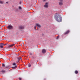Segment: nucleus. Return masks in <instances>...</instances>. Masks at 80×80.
I'll return each mask as SVG.
<instances>
[{"label":"nucleus","mask_w":80,"mask_h":80,"mask_svg":"<svg viewBox=\"0 0 80 80\" xmlns=\"http://www.w3.org/2000/svg\"><path fill=\"white\" fill-rule=\"evenodd\" d=\"M74 72L76 74H78V71H77V70L75 71Z\"/></svg>","instance_id":"obj_12"},{"label":"nucleus","mask_w":80,"mask_h":80,"mask_svg":"<svg viewBox=\"0 0 80 80\" xmlns=\"http://www.w3.org/2000/svg\"><path fill=\"white\" fill-rule=\"evenodd\" d=\"M12 65H16V63H13L12 64Z\"/></svg>","instance_id":"obj_21"},{"label":"nucleus","mask_w":80,"mask_h":80,"mask_svg":"<svg viewBox=\"0 0 80 80\" xmlns=\"http://www.w3.org/2000/svg\"><path fill=\"white\" fill-rule=\"evenodd\" d=\"M7 45V44H5V45Z\"/></svg>","instance_id":"obj_29"},{"label":"nucleus","mask_w":80,"mask_h":80,"mask_svg":"<svg viewBox=\"0 0 80 80\" xmlns=\"http://www.w3.org/2000/svg\"><path fill=\"white\" fill-rule=\"evenodd\" d=\"M1 45H2V46H3V45H5V44H3V43H1Z\"/></svg>","instance_id":"obj_17"},{"label":"nucleus","mask_w":80,"mask_h":80,"mask_svg":"<svg viewBox=\"0 0 80 80\" xmlns=\"http://www.w3.org/2000/svg\"><path fill=\"white\" fill-rule=\"evenodd\" d=\"M34 29L36 30V26L34 27Z\"/></svg>","instance_id":"obj_24"},{"label":"nucleus","mask_w":80,"mask_h":80,"mask_svg":"<svg viewBox=\"0 0 80 80\" xmlns=\"http://www.w3.org/2000/svg\"><path fill=\"white\" fill-rule=\"evenodd\" d=\"M59 5H63V0H59Z\"/></svg>","instance_id":"obj_2"},{"label":"nucleus","mask_w":80,"mask_h":80,"mask_svg":"<svg viewBox=\"0 0 80 80\" xmlns=\"http://www.w3.org/2000/svg\"><path fill=\"white\" fill-rule=\"evenodd\" d=\"M0 3H1V4H3V3H4V1H0Z\"/></svg>","instance_id":"obj_11"},{"label":"nucleus","mask_w":80,"mask_h":80,"mask_svg":"<svg viewBox=\"0 0 80 80\" xmlns=\"http://www.w3.org/2000/svg\"><path fill=\"white\" fill-rule=\"evenodd\" d=\"M1 72H2V73H5V71L4 70H2Z\"/></svg>","instance_id":"obj_19"},{"label":"nucleus","mask_w":80,"mask_h":80,"mask_svg":"<svg viewBox=\"0 0 80 80\" xmlns=\"http://www.w3.org/2000/svg\"><path fill=\"white\" fill-rule=\"evenodd\" d=\"M7 28L8 29H13V26L10 25H8Z\"/></svg>","instance_id":"obj_4"},{"label":"nucleus","mask_w":80,"mask_h":80,"mask_svg":"<svg viewBox=\"0 0 80 80\" xmlns=\"http://www.w3.org/2000/svg\"><path fill=\"white\" fill-rule=\"evenodd\" d=\"M6 3H8V2H6Z\"/></svg>","instance_id":"obj_28"},{"label":"nucleus","mask_w":80,"mask_h":80,"mask_svg":"<svg viewBox=\"0 0 80 80\" xmlns=\"http://www.w3.org/2000/svg\"><path fill=\"white\" fill-rule=\"evenodd\" d=\"M54 18L58 22H62V18L59 14H56L54 16Z\"/></svg>","instance_id":"obj_1"},{"label":"nucleus","mask_w":80,"mask_h":80,"mask_svg":"<svg viewBox=\"0 0 80 80\" xmlns=\"http://www.w3.org/2000/svg\"><path fill=\"white\" fill-rule=\"evenodd\" d=\"M18 9H17L16 10V11H18Z\"/></svg>","instance_id":"obj_27"},{"label":"nucleus","mask_w":80,"mask_h":80,"mask_svg":"<svg viewBox=\"0 0 80 80\" xmlns=\"http://www.w3.org/2000/svg\"><path fill=\"white\" fill-rule=\"evenodd\" d=\"M19 4H21V2H19Z\"/></svg>","instance_id":"obj_26"},{"label":"nucleus","mask_w":80,"mask_h":80,"mask_svg":"<svg viewBox=\"0 0 80 80\" xmlns=\"http://www.w3.org/2000/svg\"><path fill=\"white\" fill-rule=\"evenodd\" d=\"M0 48H3V46L2 45H1L0 46Z\"/></svg>","instance_id":"obj_13"},{"label":"nucleus","mask_w":80,"mask_h":80,"mask_svg":"<svg viewBox=\"0 0 80 80\" xmlns=\"http://www.w3.org/2000/svg\"><path fill=\"white\" fill-rule=\"evenodd\" d=\"M48 3L47 2L45 3V4L44 6V8H47L48 7Z\"/></svg>","instance_id":"obj_3"},{"label":"nucleus","mask_w":80,"mask_h":80,"mask_svg":"<svg viewBox=\"0 0 80 80\" xmlns=\"http://www.w3.org/2000/svg\"><path fill=\"white\" fill-rule=\"evenodd\" d=\"M2 65L3 67H4L5 66V64L4 63H3L2 64Z\"/></svg>","instance_id":"obj_14"},{"label":"nucleus","mask_w":80,"mask_h":80,"mask_svg":"<svg viewBox=\"0 0 80 80\" xmlns=\"http://www.w3.org/2000/svg\"><path fill=\"white\" fill-rule=\"evenodd\" d=\"M18 62H17L18 63V62H19V61L20 60H21V59H22V58H21V57H18Z\"/></svg>","instance_id":"obj_10"},{"label":"nucleus","mask_w":80,"mask_h":80,"mask_svg":"<svg viewBox=\"0 0 80 80\" xmlns=\"http://www.w3.org/2000/svg\"><path fill=\"white\" fill-rule=\"evenodd\" d=\"M30 55H32V52L30 53Z\"/></svg>","instance_id":"obj_23"},{"label":"nucleus","mask_w":80,"mask_h":80,"mask_svg":"<svg viewBox=\"0 0 80 80\" xmlns=\"http://www.w3.org/2000/svg\"><path fill=\"white\" fill-rule=\"evenodd\" d=\"M19 28L20 29H23L24 28V27L23 26H20L19 27Z\"/></svg>","instance_id":"obj_8"},{"label":"nucleus","mask_w":80,"mask_h":80,"mask_svg":"<svg viewBox=\"0 0 80 80\" xmlns=\"http://www.w3.org/2000/svg\"><path fill=\"white\" fill-rule=\"evenodd\" d=\"M28 67H31V64H29L28 65Z\"/></svg>","instance_id":"obj_15"},{"label":"nucleus","mask_w":80,"mask_h":80,"mask_svg":"<svg viewBox=\"0 0 80 80\" xmlns=\"http://www.w3.org/2000/svg\"><path fill=\"white\" fill-rule=\"evenodd\" d=\"M59 38V36H58L57 38H56L57 39H58V38Z\"/></svg>","instance_id":"obj_20"},{"label":"nucleus","mask_w":80,"mask_h":80,"mask_svg":"<svg viewBox=\"0 0 80 80\" xmlns=\"http://www.w3.org/2000/svg\"><path fill=\"white\" fill-rule=\"evenodd\" d=\"M17 68V66H15V67H13L12 68Z\"/></svg>","instance_id":"obj_18"},{"label":"nucleus","mask_w":80,"mask_h":80,"mask_svg":"<svg viewBox=\"0 0 80 80\" xmlns=\"http://www.w3.org/2000/svg\"><path fill=\"white\" fill-rule=\"evenodd\" d=\"M46 52V50H45V49H43L42 50V53H45Z\"/></svg>","instance_id":"obj_6"},{"label":"nucleus","mask_w":80,"mask_h":80,"mask_svg":"<svg viewBox=\"0 0 80 80\" xmlns=\"http://www.w3.org/2000/svg\"><path fill=\"white\" fill-rule=\"evenodd\" d=\"M36 26L37 28H40V27H41V25L38 23L36 24Z\"/></svg>","instance_id":"obj_5"},{"label":"nucleus","mask_w":80,"mask_h":80,"mask_svg":"<svg viewBox=\"0 0 80 80\" xmlns=\"http://www.w3.org/2000/svg\"><path fill=\"white\" fill-rule=\"evenodd\" d=\"M15 45V44H12L11 45H9V47H13V46H14V45Z\"/></svg>","instance_id":"obj_9"},{"label":"nucleus","mask_w":80,"mask_h":80,"mask_svg":"<svg viewBox=\"0 0 80 80\" xmlns=\"http://www.w3.org/2000/svg\"><path fill=\"white\" fill-rule=\"evenodd\" d=\"M43 2H45V1H46V0H42Z\"/></svg>","instance_id":"obj_25"},{"label":"nucleus","mask_w":80,"mask_h":80,"mask_svg":"<svg viewBox=\"0 0 80 80\" xmlns=\"http://www.w3.org/2000/svg\"><path fill=\"white\" fill-rule=\"evenodd\" d=\"M70 32V31L68 30L66 32L64 33V35H67V34H68V33Z\"/></svg>","instance_id":"obj_7"},{"label":"nucleus","mask_w":80,"mask_h":80,"mask_svg":"<svg viewBox=\"0 0 80 80\" xmlns=\"http://www.w3.org/2000/svg\"><path fill=\"white\" fill-rule=\"evenodd\" d=\"M19 9L22 10V8L20 6H19Z\"/></svg>","instance_id":"obj_16"},{"label":"nucleus","mask_w":80,"mask_h":80,"mask_svg":"<svg viewBox=\"0 0 80 80\" xmlns=\"http://www.w3.org/2000/svg\"><path fill=\"white\" fill-rule=\"evenodd\" d=\"M18 79H19V80H22V78H18Z\"/></svg>","instance_id":"obj_22"}]
</instances>
